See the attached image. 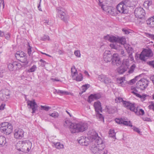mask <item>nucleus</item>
Instances as JSON below:
<instances>
[{"instance_id":"1","label":"nucleus","mask_w":154,"mask_h":154,"mask_svg":"<svg viewBox=\"0 0 154 154\" xmlns=\"http://www.w3.org/2000/svg\"><path fill=\"white\" fill-rule=\"evenodd\" d=\"M64 125L66 127H69L72 133L83 132L87 129L88 126L86 123L81 122L77 123H72L68 119L65 120Z\"/></svg>"},{"instance_id":"2","label":"nucleus","mask_w":154,"mask_h":154,"mask_svg":"<svg viewBox=\"0 0 154 154\" xmlns=\"http://www.w3.org/2000/svg\"><path fill=\"white\" fill-rule=\"evenodd\" d=\"M13 128L12 125L8 122L2 123L0 126V131L6 135L11 134L12 130Z\"/></svg>"},{"instance_id":"3","label":"nucleus","mask_w":154,"mask_h":154,"mask_svg":"<svg viewBox=\"0 0 154 154\" xmlns=\"http://www.w3.org/2000/svg\"><path fill=\"white\" fill-rule=\"evenodd\" d=\"M57 15L63 21L66 22L69 18L66 13L65 9L61 7H57L56 9Z\"/></svg>"},{"instance_id":"4","label":"nucleus","mask_w":154,"mask_h":154,"mask_svg":"<svg viewBox=\"0 0 154 154\" xmlns=\"http://www.w3.org/2000/svg\"><path fill=\"white\" fill-rule=\"evenodd\" d=\"M153 54L152 50L150 49H145L143 50L140 55V59L143 61L146 59L152 57Z\"/></svg>"},{"instance_id":"5","label":"nucleus","mask_w":154,"mask_h":154,"mask_svg":"<svg viewBox=\"0 0 154 154\" xmlns=\"http://www.w3.org/2000/svg\"><path fill=\"white\" fill-rule=\"evenodd\" d=\"M95 111L96 112V116L97 118L99 119L100 120L104 121V118L102 114L100 113L102 112V108L100 101H97L94 102V104Z\"/></svg>"},{"instance_id":"6","label":"nucleus","mask_w":154,"mask_h":154,"mask_svg":"<svg viewBox=\"0 0 154 154\" xmlns=\"http://www.w3.org/2000/svg\"><path fill=\"white\" fill-rule=\"evenodd\" d=\"M148 84V81L146 79H142L137 83L136 87L141 90H143L147 87Z\"/></svg>"},{"instance_id":"7","label":"nucleus","mask_w":154,"mask_h":154,"mask_svg":"<svg viewBox=\"0 0 154 154\" xmlns=\"http://www.w3.org/2000/svg\"><path fill=\"white\" fill-rule=\"evenodd\" d=\"M92 138L91 143L92 144H96L100 147V146H102V144L105 145L101 139L98 136L97 134L95 133L94 136H92L91 137Z\"/></svg>"},{"instance_id":"8","label":"nucleus","mask_w":154,"mask_h":154,"mask_svg":"<svg viewBox=\"0 0 154 154\" xmlns=\"http://www.w3.org/2000/svg\"><path fill=\"white\" fill-rule=\"evenodd\" d=\"M134 13L136 17L140 19L143 18L145 14L144 10L141 7L136 8Z\"/></svg>"},{"instance_id":"9","label":"nucleus","mask_w":154,"mask_h":154,"mask_svg":"<svg viewBox=\"0 0 154 154\" xmlns=\"http://www.w3.org/2000/svg\"><path fill=\"white\" fill-rule=\"evenodd\" d=\"M9 91L7 89L2 90L0 91V98L2 100L7 101L9 98Z\"/></svg>"},{"instance_id":"10","label":"nucleus","mask_w":154,"mask_h":154,"mask_svg":"<svg viewBox=\"0 0 154 154\" xmlns=\"http://www.w3.org/2000/svg\"><path fill=\"white\" fill-rule=\"evenodd\" d=\"M21 68L20 63L16 61H14L9 63L8 65V68L11 71L17 70Z\"/></svg>"},{"instance_id":"11","label":"nucleus","mask_w":154,"mask_h":154,"mask_svg":"<svg viewBox=\"0 0 154 154\" xmlns=\"http://www.w3.org/2000/svg\"><path fill=\"white\" fill-rule=\"evenodd\" d=\"M129 109L134 112L137 115H143L144 113V110L142 109H139L137 108H136L134 103H132Z\"/></svg>"},{"instance_id":"12","label":"nucleus","mask_w":154,"mask_h":154,"mask_svg":"<svg viewBox=\"0 0 154 154\" xmlns=\"http://www.w3.org/2000/svg\"><path fill=\"white\" fill-rule=\"evenodd\" d=\"M116 9L117 14H125L127 12L126 7L121 3V2L117 5Z\"/></svg>"},{"instance_id":"13","label":"nucleus","mask_w":154,"mask_h":154,"mask_svg":"<svg viewBox=\"0 0 154 154\" xmlns=\"http://www.w3.org/2000/svg\"><path fill=\"white\" fill-rule=\"evenodd\" d=\"M112 63L113 64H116L117 66H119L121 64L120 59L117 54L115 53L113 54Z\"/></svg>"},{"instance_id":"14","label":"nucleus","mask_w":154,"mask_h":154,"mask_svg":"<svg viewBox=\"0 0 154 154\" xmlns=\"http://www.w3.org/2000/svg\"><path fill=\"white\" fill-rule=\"evenodd\" d=\"M128 62L123 61L122 65L118 69V71L119 74H122L125 72L128 68Z\"/></svg>"},{"instance_id":"15","label":"nucleus","mask_w":154,"mask_h":154,"mask_svg":"<svg viewBox=\"0 0 154 154\" xmlns=\"http://www.w3.org/2000/svg\"><path fill=\"white\" fill-rule=\"evenodd\" d=\"M115 101L116 102L119 103L122 102L123 106L128 109H129L132 103L130 102L124 100L122 97H120L115 99Z\"/></svg>"},{"instance_id":"16","label":"nucleus","mask_w":154,"mask_h":154,"mask_svg":"<svg viewBox=\"0 0 154 154\" xmlns=\"http://www.w3.org/2000/svg\"><path fill=\"white\" fill-rule=\"evenodd\" d=\"M27 105L30 106V108L32 110V113H35L37 109L38 106L35 100L33 101L29 100L27 101Z\"/></svg>"},{"instance_id":"17","label":"nucleus","mask_w":154,"mask_h":154,"mask_svg":"<svg viewBox=\"0 0 154 154\" xmlns=\"http://www.w3.org/2000/svg\"><path fill=\"white\" fill-rule=\"evenodd\" d=\"M112 56L110 51H106L104 53L103 57L104 61L106 63L112 61Z\"/></svg>"},{"instance_id":"18","label":"nucleus","mask_w":154,"mask_h":154,"mask_svg":"<svg viewBox=\"0 0 154 154\" xmlns=\"http://www.w3.org/2000/svg\"><path fill=\"white\" fill-rule=\"evenodd\" d=\"M101 95L99 93H97L94 94H91L88 97V101L91 103L94 100H97L101 97Z\"/></svg>"},{"instance_id":"19","label":"nucleus","mask_w":154,"mask_h":154,"mask_svg":"<svg viewBox=\"0 0 154 154\" xmlns=\"http://www.w3.org/2000/svg\"><path fill=\"white\" fill-rule=\"evenodd\" d=\"M24 131L22 129L16 130L14 134V137L16 139H22L24 136Z\"/></svg>"},{"instance_id":"20","label":"nucleus","mask_w":154,"mask_h":154,"mask_svg":"<svg viewBox=\"0 0 154 154\" xmlns=\"http://www.w3.org/2000/svg\"><path fill=\"white\" fill-rule=\"evenodd\" d=\"M121 3H122L124 6L126 7H134L135 5L133 0H123Z\"/></svg>"},{"instance_id":"21","label":"nucleus","mask_w":154,"mask_h":154,"mask_svg":"<svg viewBox=\"0 0 154 154\" xmlns=\"http://www.w3.org/2000/svg\"><path fill=\"white\" fill-rule=\"evenodd\" d=\"M91 146L90 147V149L91 151L94 153L95 154H98L99 152V147L96 145V144H92V143H91Z\"/></svg>"},{"instance_id":"22","label":"nucleus","mask_w":154,"mask_h":154,"mask_svg":"<svg viewBox=\"0 0 154 154\" xmlns=\"http://www.w3.org/2000/svg\"><path fill=\"white\" fill-rule=\"evenodd\" d=\"M105 145L102 144V146H100V147H99V152L98 154H107V151L106 149H104Z\"/></svg>"},{"instance_id":"23","label":"nucleus","mask_w":154,"mask_h":154,"mask_svg":"<svg viewBox=\"0 0 154 154\" xmlns=\"http://www.w3.org/2000/svg\"><path fill=\"white\" fill-rule=\"evenodd\" d=\"M106 109L108 112L109 114L114 113L116 111L115 107L112 106H106Z\"/></svg>"},{"instance_id":"24","label":"nucleus","mask_w":154,"mask_h":154,"mask_svg":"<svg viewBox=\"0 0 154 154\" xmlns=\"http://www.w3.org/2000/svg\"><path fill=\"white\" fill-rule=\"evenodd\" d=\"M147 24L151 27H154V16L146 20Z\"/></svg>"},{"instance_id":"25","label":"nucleus","mask_w":154,"mask_h":154,"mask_svg":"<svg viewBox=\"0 0 154 154\" xmlns=\"http://www.w3.org/2000/svg\"><path fill=\"white\" fill-rule=\"evenodd\" d=\"M18 60L22 63H25L26 64H27L29 63L26 54L25 53Z\"/></svg>"},{"instance_id":"26","label":"nucleus","mask_w":154,"mask_h":154,"mask_svg":"<svg viewBox=\"0 0 154 154\" xmlns=\"http://www.w3.org/2000/svg\"><path fill=\"white\" fill-rule=\"evenodd\" d=\"M55 93H57V94L60 95H69L70 94L67 91L56 89L55 90V91L54 92V93L55 94Z\"/></svg>"},{"instance_id":"27","label":"nucleus","mask_w":154,"mask_h":154,"mask_svg":"<svg viewBox=\"0 0 154 154\" xmlns=\"http://www.w3.org/2000/svg\"><path fill=\"white\" fill-rule=\"evenodd\" d=\"M110 46L111 48L115 49L116 50H120L121 48L120 45H118L116 43H113L110 44Z\"/></svg>"},{"instance_id":"28","label":"nucleus","mask_w":154,"mask_h":154,"mask_svg":"<svg viewBox=\"0 0 154 154\" xmlns=\"http://www.w3.org/2000/svg\"><path fill=\"white\" fill-rule=\"evenodd\" d=\"M126 42V39L125 37H118L117 43L121 45H124Z\"/></svg>"},{"instance_id":"29","label":"nucleus","mask_w":154,"mask_h":154,"mask_svg":"<svg viewBox=\"0 0 154 154\" xmlns=\"http://www.w3.org/2000/svg\"><path fill=\"white\" fill-rule=\"evenodd\" d=\"M6 139L5 137L3 136H0V146H4L6 143Z\"/></svg>"},{"instance_id":"30","label":"nucleus","mask_w":154,"mask_h":154,"mask_svg":"<svg viewBox=\"0 0 154 154\" xmlns=\"http://www.w3.org/2000/svg\"><path fill=\"white\" fill-rule=\"evenodd\" d=\"M24 53L22 51H18L15 54V57L16 58L19 60L21 57Z\"/></svg>"},{"instance_id":"31","label":"nucleus","mask_w":154,"mask_h":154,"mask_svg":"<svg viewBox=\"0 0 154 154\" xmlns=\"http://www.w3.org/2000/svg\"><path fill=\"white\" fill-rule=\"evenodd\" d=\"M152 4V0H146L145 1L143 4L144 6L147 8H148Z\"/></svg>"},{"instance_id":"32","label":"nucleus","mask_w":154,"mask_h":154,"mask_svg":"<svg viewBox=\"0 0 154 154\" xmlns=\"http://www.w3.org/2000/svg\"><path fill=\"white\" fill-rule=\"evenodd\" d=\"M49 115L50 116L55 119L58 118L59 116V114L58 112L56 111H54L52 113L49 114Z\"/></svg>"},{"instance_id":"33","label":"nucleus","mask_w":154,"mask_h":154,"mask_svg":"<svg viewBox=\"0 0 154 154\" xmlns=\"http://www.w3.org/2000/svg\"><path fill=\"white\" fill-rule=\"evenodd\" d=\"M71 75L73 77L77 73V70L74 66H73L71 68Z\"/></svg>"},{"instance_id":"34","label":"nucleus","mask_w":154,"mask_h":154,"mask_svg":"<svg viewBox=\"0 0 154 154\" xmlns=\"http://www.w3.org/2000/svg\"><path fill=\"white\" fill-rule=\"evenodd\" d=\"M122 124H123L124 125L126 126H129L131 127H132L133 126V125H132L131 121H126L123 120Z\"/></svg>"},{"instance_id":"35","label":"nucleus","mask_w":154,"mask_h":154,"mask_svg":"<svg viewBox=\"0 0 154 154\" xmlns=\"http://www.w3.org/2000/svg\"><path fill=\"white\" fill-rule=\"evenodd\" d=\"M54 145L56 148L57 149H60L63 148V145L61 144L60 142L56 143Z\"/></svg>"},{"instance_id":"36","label":"nucleus","mask_w":154,"mask_h":154,"mask_svg":"<svg viewBox=\"0 0 154 154\" xmlns=\"http://www.w3.org/2000/svg\"><path fill=\"white\" fill-rule=\"evenodd\" d=\"M41 110H44L46 111H48L51 109V107L47 105L41 106Z\"/></svg>"},{"instance_id":"37","label":"nucleus","mask_w":154,"mask_h":154,"mask_svg":"<svg viewBox=\"0 0 154 154\" xmlns=\"http://www.w3.org/2000/svg\"><path fill=\"white\" fill-rule=\"evenodd\" d=\"M83 77L82 74L80 73L78 75V76H76L75 78V80L78 82L81 81L83 79Z\"/></svg>"},{"instance_id":"38","label":"nucleus","mask_w":154,"mask_h":154,"mask_svg":"<svg viewBox=\"0 0 154 154\" xmlns=\"http://www.w3.org/2000/svg\"><path fill=\"white\" fill-rule=\"evenodd\" d=\"M118 37H116L113 36H111L110 42H112L113 43L114 42H117Z\"/></svg>"},{"instance_id":"39","label":"nucleus","mask_w":154,"mask_h":154,"mask_svg":"<svg viewBox=\"0 0 154 154\" xmlns=\"http://www.w3.org/2000/svg\"><path fill=\"white\" fill-rule=\"evenodd\" d=\"M116 134L113 130H110L109 131V137L114 138L115 137Z\"/></svg>"},{"instance_id":"40","label":"nucleus","mask_w":154,"mask_h":154,"mask_svg":"<svg viewBox=\"0 0 154 154\" xmlns=\"http://www.w3.org/2000/svg\"><path fill=\"white\" fill-rule=\"evenodd\" d=\"M90 85L89 84H87L83 85L82 86L83 91H82V93L85 91L86 90L90 87Z\"/></svg>"},{"instance_id":"41","label":"nucleus","mask_w":154,"mask_h":154,"mask_svg":"<svg viewBox=\"0 0 154 154\" xmlns=\"http://www.w3.org/2000/svg\"><path fill=\"white\" fill-rule=\"evenodd\" d=\"M125 78L124 77H122L120 78H118L117 79V83L119 84V85L122 83L123 82V81H125Z\"/></svg>"},{"instance_id":"42","label":"nucleus","mask_w":154,"mask_h":154,"mask_svg":"<svg viewBox=\"0 0 154 154\" xmlns=\"http://www.w3.org/2000/svg\"><path fill=\"white\" fill-rule=\"evenodd\" d=\"M106 75H104L103 74L99 75L98 76V79L101 82H103L105 78H106Z\"/></svg>"},{"instance_id":"43","label":"nucleus","mask_w":154,"mask_h":154,"mask_svg":"<svg viewBox=\"0 0 154 154\" xmlns=\"http://www.w3.org/2000/svg\"><path fill=\"white\" fill-rule=\"evenodd\" d=\"M103 82L105 84H108L111 82V79L106 75Z\"/></svg>"},{"instance_id":"44","label":"nucleus","mask_w":154,"mask_h":154,"mask_svg":"<svg viewBox=\"0 0 154 154\" xmlns=\"http://www.w3.org/2000/svg\"><path fill=\"white\" fill-rule=\"evenodd\" d=\"M135 65L134 64L132 65L128 71V73L130 74L132 73L135 68Z\"/></svg>"},{"instance_id":"45","label":"nucleus","mask_w":154,"mask_h":154,"mask_svg":"<svg viewBox=\"0 0 154 154\" xmlns=\"http://www.w3.org/2000/svg\"><path fill=\"white\" fill-rule=\"evenodd\" d=\"M132 127V129L134 131L137 132L140 135L141 134V132L140 131L139 129L138 128L136 127L135 126H133Z\"/></svg>"},{"instance_id":"46","label":"nucleus","mask_w":154,"mask_h":154,"mask_svg":"<svg viewBox=\"0 0 154 154\" xmlns=\"http://www.w3.org/2000/svg\"><path fill=\"white\" fill-rule=\"evenodd\" d=\"M90 142L89 141V139L87 138H85V141H84V143L83 145L85 146H87L89 144Z\"/></svg>"},{"instance_id":"47","label":"nucleus","mask_w":154,"mask_h":154,"mask_svg":"<svg viewBox=\"0 0 154 154\" xmlns=\"http://www.w3.org/2000/svg\"><path fill=\"white\" fill-rule=\"evenodd\" d=\"M41 40L44 41H45L46 40H49L50 38L48 35H44L41 37Z\"/></svg>"},{"instance_id":"48","label":"nucleus","mask_w":154,"mask_h":154,"mask_svg":"<svg viewBox=\"0 0 154 154\" xmlns=\"http://www.w3.org/2000/svg\"><path fill=\"white\" fill-rule=\"evenodd\" d=\"M137 78V77H136L134 79L131 80L129 82H128V84L131 85H133L134 83L136 82V81L137 80L136 78Z\"/></svg>"},{"instance_id":"49","label":"nucleus","mask_w":154,"mask_h":154,"mask_svg":"<svg viewBox=\"0 0 154 154\" xmlns=\"http://www.w3.org/2000/svg\"><path fill=\"white\" fill-rule=\"evenodd\" d=\"M105 10L106 12H107L109 14H112V11L110 8L108 7L107 6H105Z\"/></svg>"},{"instance_id":"50","label":"nucleus","mask_w":154,"mask_h":154,"mask_svg":"<svg viewBox=\"0 0 154 154\" xmlns=\"http://www.w3.org/2000/svg\"><path fill=\"white\" fill-rule=\"evenodd\" d=\"M36 68V66L35 65H33L32 66L31 68L28 70L29 72H34Z\"/></svg>"},{"instance_id":"51","label":"nucleus","mask_w":154,"mask_h":154,"mask_svg":"<svg viewBox=\"0 0 154 154\" xmlns=\"http://www.w3.org/2000/svg\"><path fill=\"white\" fill-rule=\"evenodd\" d=\"M116 122L119 124H122L123 119H116L115 120Z\"/></svg>"},{"instance_id":"52","label":"nucleus","mask_w":154,"mask_h":154,"mask_svg":"<svg viewBox=\"0 0 154 154\" xmlns=\"http://www.w3.org/2000/svg\"><path fill=\"white\" fill-rule=\"evenodd\" d=\"M146 36L147 37L154 40V35L147 33L146 34Z\"/></svg>"},{"instance_id":"53","label":"nucleus","mask_w":154,"mask_h":154,"mask_svg":"<svg viewBox=\"0 0 154 154\" xmlns=\"http://www.w3.org/2000/svg\"><path fill=\"white\" fill-rule=\"evenodd\" d=\"M28 46L29 47V48L28 49V54L29 55V56H30L31 54V52H32V50L31 48L32 47H31L29 44V43H28Z\"/></svg>"},{"instance_id":"54","label":"nucleus","mask_w":154,"mask_h":154,"mask_svg":"<svg viewBox=\"0 0 154 154\" xmlns=\"http://www.w3.org/2000/svg\"><path fill=\"white\" fill-rule=\"evenodd\" d=\"M74 54L75 55L78 57H80L81 54L80 52L79 51H76L74 52Z\"/></svg>"},{"instance_id":"55","label":"nucleus","mask_w":154,"mask_h":154,"mask_svg":"<svg viewBox=\"0 0 154 154\" xmlns=\"http://www.w3.org/2000/svg\"><path fill=\"white\" fill-rule=\"evenodd\" d=\"M98 5L100 6L101 8L103 9V10H105V6L104 5H103L102 3L100 1H99V2L98 3Z\"/></svg>"},{"instance_id":"56","label":"nucleus","mask_w":154,"mask_h":154,"mask_svg":"<svg viewBox=\"0 0 154 154\" xmlns=\"http://www.w3.org/2000/svg\"><path fill=\"white\" fill-rule=\"evenodd\" d=\"M147 63L149 66L154 68V60L149 61Z\"/></svg>"},{"instance_id":"57","label":"nucleus","mask_w":154,"mask_h":154,"mask_svg":"<svg viewBox=\"0 0 154 154\" xmlns=\"http://www.w3.org/2000/svg\"><path fill=\"white\" fill-rule=\"evenodd\" d=\"M127 84V82H126L125 81H125H123V82L122 83V84H121L119 85V86H121L122 87H124L126 86Z\"/></svg>"},{"instance_id":"58","label":"nucleus","mask_w":154,"mask_h":154,"mask_svg":"<svg viewBox=\"0 0 154 154\" xmlns=\"http://www.w3.org/2000/svg\"><path fill=\"white\" fill-rule=\"evenodd\" d=\"M111 36H109V35H107L106 36L104 37V39L107 40L109 41L110 42V38Z\"/></svg>"},{"instance_id":"59","label":"nucleus","mask_w":154,"mask_h":154,"mask_svg":"<svg viewBox=\"0 0 154 154\" xmlns=\"http://www.w3.org/2000/svg\"><path fill=\"white\" fill-rule=\"evenodd\" d=\"M148 107L149 109H152L154 111V103H152V104L149 105L148 106Z\"/></svg>"},{"instance_id":"60","label":"nucleus","mask_w":154,"mask_h":154,"mask_svg":"<svg viewBox=\"0 0 154 154\" xmlns=\"http://www.w3.org/2000/svg\"><path fill=\"white\" fill-rule=\"evenodd\" d=\"M137 91V90H135L134 91H132L131 92L138 97L139 96H140V95L139 94L137 93L136 92Z\"/></svg>"},{"instance_id":"61","label":"nucleus","mask_w":154,"mask_h":154,"mask_svg":"<svg viewBox=\"0 0 154 154\" xmlns=\"http://www.w3.org/2000/svg\"><path fill=\"white\" fill-rule=\"evenodd\" d=\"M121 49V48L120 49ZM120 50L121 55L122 56H125L126 54L125 53L124 51L122 49Z\"/></svg>"},{"instance_id":"62","label":"nucleus","mask_w":154,"mask_h":154,"mask_svg":"<svg viewBox=\"0 0 154 154\" xmlns=\"http://www.w3.org/2000/svg\"><path fill=\"white\" fill-rule=\"evenodd\" d=\"M146 96L147 95H140V96H139V97H138L141 98V99H143L144 100H145Z\"/></svg>"},{"instance_id":"63","label":"nucleus","mask_w":154,"mask_h":154,"mask_svg":"<svg viewBox=\"0 0 154 154\" xmlns=\"http://www.w3.org/2000/svg\"><path fill=\"white\" fill-rule=\"evenodd\" d=\"M122 31L124 32L125 34H128L129 33V32L126 29H122Z\"/></svg>"},{"instance_id":"64","label":"nucleus","mask_w":154,"mask_h":154,"mask_svg":"<svg viewBox=\"0 0 154 154\" xmlns=\"http://www.w3.org/2000/svg\"><path fill=\"white\" fill-rule=\"evenodd\" d=\"M129 59L130 60L132 61L134 60V58L132 56V53L129 54Z\"/></svg>"}]
</instances>
